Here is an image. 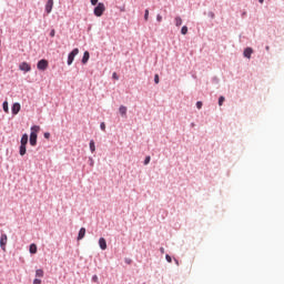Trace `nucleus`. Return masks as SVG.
Listing matches in <instances>:
<instances>
[{
    "instance_id": "aec40b11",
    "label": "nucleus",
    "mask_w": 284,
    "mask_h": 284,
    "mask_svg": "<svg viewBox=\"0 0 284 284\" xmlns=\"http://www.w3.org/2000/svg\"><path fill=\"white\" fill-rule=\"evenodd\" d=\"M43 270L42 268H38L37 271H36V276H37V278H43Z\"/></svg>"
},
{
    "instance_id": "a19ab883",
    "label": "nucleus",
    "mask_w": 284,
    "mask_h": 284,
    "mask_svg": "<svg viewBox=\"0 0 284 284\" xmlns=\"http://www.w3.org/2000/svg\"><path fill=\"white\" fill-rule=\"evenodd\" d=\"M175 265H179V260L174 258Z\"/></svg>"
},
{
    "instance_id": "c85d7f7f",
    "label": "nucleus",
    "mask_w": 284,
    "mask_h": 284,
    "mask_svg": "<svg viewBox=\"0 0 284 284\" xmlns=\"http://www.w3.org/2000/svg\"><path fill=\"white\" fill-rule=\"evenodd\" d=\"M196 108H197V110H201V108H203V102L202 101H197L196 102Z\"/></svg>"
},
{
    "instance_id": "dca6fc26",
    "label": "nucleus",
    "mask_w": 284,
    "mask_h": 284,
    "mask_svg": "<svg viewBox=\"0 0 284 284\" xmlns=\"http://www.w3.org/2000/svg\"><path fill=\"white\" fill-rule=\"evenodd\" d=\"M119 113L121 114V116H125L128 114V106L120 105Z\"/></svg>"
},
{
    "instance_id": "cd10ccee",
    "label": "nucleus",
    "mask_w": 284,
    "mask_h": 284,
    "mask_svg": "<svg viewBox=\"0 0 284 284\" xmlns=\"http://www.w3.org/2000/svg\"><path fill=\"white\" fill-rule=\"evenodd\" d=\"M160 81H161V80H160V78H159V74H155V75H154V83H155V84H159Z\"/></svg>"
},
{
    "instance_id": "f704fd0d",
    "label": "nucleus",
    "mask_w": 284,
    "mask_h": 284,
    "mask_svg": "<svg viewBox=\"0 0 284 284\" xmlns=\"http://www.w3.org/2000/svg\"><path fill=\"white\" fill-rule=\"evenodd\" d=\"M165 258H166V262H168V263H171V262H172V256H170V254H166V255H165Z\"/></svg>"
},
{
    "instance_id": "2f4dec72",
    "label": "nucleus",
    "mask_w": 284,
    "mask_h": 284,
    "mask_svg": "<svg viewBox=\"0 0 284 284\" xmlns=\"http://www.w3.org/2000/svg\"><path fill=\"white\" fill-rule=\"evenodd\" d=\"M156 21H158L159 23H161V21H163V17H162L161 14H158V16H156Z\"/></svg>"
},
{
    "instance_id": "9d476101",
    "label": "nucleus",
    "mask_w": 284,
    "mask_h": 284,
    "mask_svg": "<svg viewBox=\"0 0 284 284\" xmlns=\"http://www.w3.org/2000/svg\"><path fill=\"white\" fill-rule=\"evenodd\" d=\"M99 247L100 250H108V241L104 240V237L99 239Z\"/></svg>"
},
{
    "instance_id": "0eeeda50",
    "label": "nucleus",
    "mask_w": 284,
    "mask_h": 284,
    "mask_svg": "<svg viewBox=\"0 0 284 284\" xmlns=\"http://www.w3.org/2000/svg\"><path fill=\"white\" fill-rule=\"evenodd\" d=\"M19 112H21V103L16 102L11 106V113L13 114V116H17V114H19Z\"/></svg>"
},
{
    "instance_id": "1a4fd4ad",
    "label": "nucleus",
    "mask_w": 284,
    "mask_h": 284,
    "mask_svg": "<svg viewBox=\"0 0 284 284\" xmlns=\"http://www.w3.org/2000/svg\"><path fill=\"white\" fill-rule=\"evenodd\" d=\"M253 52H254V49H252L251 47H247L244 49L243 54H244L245 59H252Z\"/></svg>"
},
{
    "instance_id": "7ed1b4c3",
    "label": "nucleus",
    "mask_w": 284,
    "mask_h": 284,
    "mask_svg": "<svg viewBox=\"0 0 284 284\" xmlns=\"http://www.w3.org/2000/svg\"><path fill=\"white\" fill-rule=\"evenodd\" d=\"M77 54H79V48H75L71 52H69L67 65H72V63H74V58L77 57Z\"/></svg>"
},
{
    "instance_id": "c03bdc74",
    "label": "nucleus",
    "mask_w": 284,
    "mask_h": 284,
    "mask_svg": "<svg viewBox=\"0 0 284 284\" xmlns=\"http://www.w3.org/2000/svg\"><path fill=\"white\" fill-rule=\"evenodd\" d=\"M265 50H270V47L266 45V47H265Z\"/></svg>"
},
{
    "instance_id": "473e14b6",
    "label": "nucleus",
    "mask_w": 284,
    "mask_h": 284,
    "mask_svg": "<svg viewBox=\"0 0 284 284\" xmlns=\"http://www.w3.org/2000/svg\"><path fill=\"white\" fill-rule=\"evenodd\" d=\"M112 79H114L115 81H119V74H116V72H113Z\"/></svg>"
},
{
    "instance_id": "4be33fe9",
    "label": "nucleus",
    "mask_w": 284,
    "mask_h": 284,
    "mask_svg": "<svg viewBox=\"0 0 284 284\" xmlns=\"http://www.w3.org/2000/svg\"><path fill=\"white\" fill-rule=\"evenodd\" d=\"M150 161H152V158L150 155L145 156L143 165H150Z\"/></svg>"
},
{
    "instance_id": "7c9ffc66",
    "label": "nucleus",
    "mask_w": 284,
    "mask_h": 284,
    "mask_svg": "<svg viewBox=\"0 0 284 284\" xmlns=\"http://www.w3.org/2000/svg\"><path fill=\"white\" fill-rule=\"evenodd\" d=\"M55 34H57V31H55L54 29H52V30L50 31V33H49V36H50L51 38H54Z\"/></svg>"
},
{
    "instance_id": "20e7f679",
    "label": "nucleus",
    "mask_w": 284,
    "mask_h": 284,
    "mask_svg": "<svg viewBox=\"0 0 284 284\" xmlns=\"http://www.w3.org/2000/svg\"><path fill=\"white\" fill-rule=\"evenodd\" d=\"M48 65H50V62H48L45 59H41L37 63V69L41 72H45V70H48Z\"/></svg>"
},
{
    "instance_id": "f03ea898",
    "label": "nucleus",
    "mask_w": 284,
    "mask_h": 284,
    "mask_svg": "<svg viewBox=\"0 0 284 284\" xmlns=\"http://www.w3.org/2000/svg\"><path fill=\"white\" fill-rule=\"evenodd\" d=\"M103 12H105V4L103 2H99L93 9L94 17H103Z\"/></svg>"
},
{
    "instance_id": "37998d69",
    "label": "nucleus",
    "mask_w": 284,
    "mask_h": 284,
    "mask_svg": "<svg viewBox=\"0 0 284 284\" xmlns=\"http://www.w3.org/2000/svg\"><path fill=\"white\" fill-rule=\"evenodd\" d=\"M265 0H258L260 3H264Z\"/></svg>"
},
{
    "instance_id": "e433bc0d",
    "label": "nucleus",
    "mask_w": 284,
    "mask_h": 284,
    "mask_svg": "<svg viewBox=\"0 0 284 284\" xmlns=\"http://www.w3.org/2000/svg\"><path fill=\"white\" fill-rule=\"evenodd\" d=\"M207 17H210V19H214L216 16H215L212 11H210V12L207 13Z\"/></svg>"
},
{
    "instance_id": "4468645a",
    "label": "nucleus",
    "mask_w": 284,
    "mask_h": 284,
    "mask_svg": "<svg viewBox=\"0 0 284 284\" xmlns=\"http://www.w3.org/2000/svg\"><path fill=\"white\" fill-rule=\"evenodd\" d=\"M29 136L28 133H23L20 140V145H28Z\"/></svg>"
},
{
    "instance_id": "a211bd4d",
    "label": "nucleus",
    "mask_w": 284,
    "mask_h": 284,
    "mask_svg": "<svg viewBox=\"0 0 284 284\" xmlns=\"http://www.w3.org/2000/svg\"><path fill=\"white\" fill-rule=\"evenodd\" d=\"M29 252H30V254H37V244H31L30 246H29Z\"/></svg>"
},
{
    "instance_id": "9b49d317",
    "label": "nucleus",
    "mask_w": 284,
    "mask_h": 284,
    "mask_svg": "<svg viewBox=\"0 0 284 284\" xmlns=\"http://www.w3.org/2000/svg\"><path fill=\"white\" fill-rule=\"evenodd\" d=\"M82 64L85 65L90 61V51H84L82 57Z\"/></svg>"
},
{
    "instance_id": "4c0bfd02",
    "label": "nucleus",
    "mask_w": 284,
    "mask_h": 284,
    "mask_svg": "<svg viewBox=\"0 0 284 284\" xmlns=\"http://www.w3.org/2000/svg\"><path fill=\"white\" fill-rule=\"evenodd\" d=\"M33 284H41V280L34 278V280H33Z\"/></svg>"
},
{
    "instance_id": "f3484780",
    "label": "nucleus",
    "mask_w": 284,
    "mask_h": 284,
    "mask_svg": "<svg viewBox=\"0 0 284 284\" xmlns=\"http://www.w3.org/2000/svg\"><path fill=\"white\" fill-rule=\"evenodd\" d=\"M89 148L92 153L97 152V145L94 144V140H90Z\"/></svg>"
},
{
    "instance_id": "393cba45",
    "label": "nucleus",
    "mask_w": 284,
    "mask_h": 284,
    "mask_svg": "<svg viewBox=\"0 0 284 284\" xmlns=\"http://www.w3.org/2000/svg\"><path fill=\"white\" fill-rule=\"evenodd\" d=\"M181 34H187V26L182 27Z\"/></svg>"
},
{
    "instance_id": "ddd939ff",
    "label": "nucleus",
    "mask_w": 284,
    "mask_h": 284,
    "mask_svg": "<svg viewBox=\"0 0 284 284\" xmlns=\"http://www.w3.org/2000/svg\"><path fill=\"white\" fill-rule=\"evenodd\" d=\"M27 145H28V144H20V148H19V154H20V156H26V153L28 152Z\"/></svg>"
},
{
    "instance_id": "b1692460",
    "label": "nucleus",
    "mask_w": 284,
    "mask_h": 284,
    "mask_svg": "<svg viewBox=\"0 0 284 284\" xmlns=\"http://www.w3.org/2000/svg\"><path fill=\"white\" fill-rule=\"evenodd\" d=\"M149 17H150V10L145 9V11H144V21H148Z\"/></svg>"
},
{
    "instance_id": "5701e85b",
    "label": "nucleus",
    "mask_w": 284,
    "mask_h": 284,
    "mask_svg": "<svg viewBox=\"0 0 284 284\" xmlns=\"http://www.w3.org/2000/svg\"><path fill=\"white\" fill-rule=\"evenodd\" d=\"M219 105H223L225 103V97L221 95L217 101Z\"/></svg>"
},
{
    "instance_id": "c9c22d12",
    "label": "nucleus",
    "mask_w": 284,
    "mask_h": 284,
    "mask_svg": "<svg viewBox=\"0 0 284 284\" xmlns=\"http://www.w3.org/2000/svg\"><path fill=\"white\" fill-rule=\"evenodd\" d=\"M91 1V6H99V0H90Z\"/></svg>"
},
{
    "instance_id": "f257e3e1",
    "label": "nucleus",
    "mask_w": 284,
    "mask_h": 284,
    "mask_svg": "<svg viewBox=\"0 0 284 284\" xmlns=\"http://www.w3.org/2000/svg\"><path fill=\"white\" fill-rule=\"evenodd\" d=\"M41 130V126L39 125H32L30 129V136H29V143L32 148L37 145V139L39 138L38 132Z\"/></svg>"
},
{
    "instance_id": "a878e982",
    "label": "nucleus",
    "mask_w": 284,
    "mask_h": 284,
    "mask_svg": "<svg viewBox=\"0 0 284 284\" xmlns=\"http://www.w3.org/2000/svg\"><path fill=\"white\" fill-rule=\"evenodd\" d=\"M92 283H99V276L95 274L91 278Z\"/></svg>"
},
{
    "instance_id": "6ab92c4d",
    "label": "nucleus",
    "mask_w": 284,
    "mask_h": 284,
    "mask_svg": "<svg viewBox=\"0 0 284 284\" xmlns=\"http://www.w3.org/2000/svg\"><path fill=\"white\" fill-rule=\"evenodd\" d=\"M211 83H213V85H219V83H221V80L219 79V77L214 75L211 79Z\"/></svg>"
},
{
    "instance_id": "f8f14e48",
    "label": "nucleus",
    "mask_w": 284,
    "mask_h": 284,
    "mask_svg": "<svg viewBox=\"0 0 284 284\" xmlns=\"http://www.w3.org/2000/svg\"><path fill=\"white\" fill-rule=\"evenodd\" d=\"M83 239H85V227L80 229L77 241H83Z\"/></svg>"
},
{
    "instance_id": "72a5a7b5",
    "label": "nucleus",
    "mask_w": 284,
    "mask_h": 284,
    "mask_svg": "<svg viewBox=\"0 0 284 284\" xmlns=\"http://www.w3.org/2000/svg\"><path fill=\"white\" fill-rule=\"evenodd\" d=\"M100 129H101L103 132H105V122H101Z\"/></svg>"
},
{
    "instance_id": "ea45409f",
    "label": "nucleus",
    "mask_w": 284,
    "mask_h": 284,
    "mask_svg": "<svg viewBox=\"0 0 284 284\" xmlns=\"http://www.w3.org/2000/svg\"><path fill=\"white\" fill-rule=\"evenodd\" d=\"M160 252H161V254H165V248L163 246L160 247Z\"/></svg>"
},
{
    "instance_id": "79ce46f5",
    "label": "nucleus",
    "mask_w": 284,
    "mask_h": 284,
    "mask_svg": "<svg viewBox=\"0 0 284 284\" xmlns=\"http://www.w3.org/2000/svg\"><path fill=\"white\" fill-rule=\"evenodd\" d=\"M194 125H196L194 122H192V123L190 124L191 128H194Z\"/></svg>"
},
{
    "instance_id": "412c9836",
    "label": "nucleus",
    "mask_w": 284,
    "mask_h": 284,
    "mask_svg": "<svg viewBox=\"0 0 284 284\" xmlns=\"http://www.w3.org/2000/svg\"><path fill=\"white\" fill-rule=\"evenodd\" d=\"M3 112H9L8 101L2 102Z\"/></svg>"
},
{
    "instance_id": "423d86ee",
    "label": "nucleus",
    "mask_w": 284,
    "mask_h": 284,
    "mask_svg": "<svg viewBox=\"0 0 284 284\" xmlns=\"http://www.w3.org/2000/svg\"><path fill=\"white\" fill-rule=\"evenodd\" d=\"M19 70H21V72H31L32 67L28 62H21L19 64Z\"/></svg>"
},
{
    "instance_id": "6e6552de",
    "label": "nucleus",
    "mask_w": 284,
    "mask_h": 284,
    "mask_svg": "<svg viewBox=\"0 0 284 284\" xmlns=\"http://www.w3.org/2000/svg\"><path fill=\"white\" fill-rule=\"evenodd\" d=\"M52 8H54V0H48L44 7V12L50 14L52 12Z\"/></svg>"
},
{
    "instance_id": "c756f323",
    "label": "nucleus",
    "mask_w": 284,
    "mask_h": 284,
    "mask_svg": "<svg viewBox=\"0 0 284 284\" xmlns=\"http://www.w3.org/2000/svg\"><path fill=\"white\" fill-rule=\"evenodd\" d=\"M89 165H90L91 168H94V159L89 158Z\"/></svg>"
},
{
    "instance_id": "2eb2a0df",
    "label": "nucleus",
    "mask_w": 284,
    "mask_h": 284,
    "mask_svg": "<svg viewBox=\"0 0 284 284\" xmlns=\"http://www.w3.org/2000/svg\"><path fill=\"white\" fill-rule=\"evenodd\" d=\"M174 23L176 28H181V26H183V19L180 16H176L174 19Z\"/></svg>"
},
{
    "instance_id": "58836bf2",
    "label": "nucleus",
    "mask_w": 284,
    "mask_h": 284,
    "mask_svg": "<svg viewBox=\"0 0 284 284\" xmlns=\"http://www.w3.org/2000/svg\"><path fill=\"white\" fill-rule=\"evenodd\" d=\"M43 136H44V139H50V132H45V133L43 134Z\"/></svg>"
},
{
    "instance_id": "bb28decb",
    "label": "nucleus",
    "mask_w": 284,
    "mask_h": 284,
    "mask_svg": "<svg viewBox=\"0 0 284 284\" xmlns=\"http://www.w3.org/2000/svg\"><path fill=\"white\" fill-rule=\"evenodd\" d=\"M124 263H126V265H132V258L125 257Z\"/></svg>"
},
{
    "instance_id": "39448f33",
    "label": "nucleus",
    "mask_w": 284,
    "mask_h": 284,
    "mask_svg": "<svg viewBox=\"0 0 284 284\" xmlns=\"http://www.w3.org/2000/svg\"><path fill=\"white\" fill-rule=\"evenodd\" d=\"M6 245H8V235L6 233H1L0 247H1L2 252H6Z\"/></svg>"
}]
</instances>
